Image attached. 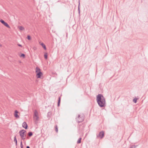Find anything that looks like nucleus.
<instances>
[{"label": "nucleus", "mask_w": 148, "mask_h": 148, "mask_svg": "<svg viewBox=\"0 0 148 148\" xmlns=\"http://www.w3.org/2000/svg\"><path fill=\"white\" fill-rule=\"evenodd\" d=\"M96 100L99 106L100 107H104L106 106L105 98L102 95L99 94L97 95Z\"/></svg>", "instance_id": "1"}, {"label": "nucleus", "mask_w": 148, "mask_h": 148, "mask_svg": "<svg viewBox=\"0 0 148 148\" xmlns=\"http://www.w3.org/2000/svg\"><path fill=\"white\" fill-rule=\"evenodd\" d=\"M38 113L36 110H35L34 112V114L33 116L34 120L36 124L38 123L39 120Z\"/></svg>", "instance_id": "2"}, {"label": "nucleus", "mask_w": 148, "mask_h": 148, "mask_svg": "<svg viewBox=\"0 0 148 148\" xmlns=\"http://www.w3.org/2000/svg\"><path fill=\"white\" fill-rule=\"evenodd\" d=\"M75 119L76 121L77 122H82L84 120V115H80L79 114L77 117Z\"/></svg>", "instance_id": "3"}, {"label": "nucleus", "mask_w": 148, "mask_h": 148, "mask_svg": "<svg viewBox=\"0 0 148 148\" xmlns=\"http://www.w3.org/2000/svg\"><path fill=\"white\" fill-rule=\"evenodd\" d=\"M36 73L37 78H40L41 76L42 75V73L41 72L40 69L38 67H36Z\"/></svg>", "instance_id": "4"}, {"label": "nucleus", "mask_w": 148, "mask_h": 148, "mask_svg": "<svg viewBox=\"0 0 148 148\" xmlns=\"http://www.w3.org/2000/svg\"><path fill=\"white\" fill-rule=\"evenodd\" d=\"M104 133L103 131H101L99 132L98 135H97V138H100V139H102L104 137Z\"/></svg>", "instance_id": "5"}, {"label": "nucleus", "mask_w": 148, "mask_h": 148, "mask_svg": "<svg viewBox=\"0 0 148 148\" xmlns=\"http://www.w3.org/2000/svg\"><path fill=\"white\" fill-rule=\"evenodd\" d=\"M26 132V131L24 130H22L19 132V134L21 137L24 136Z\"/></svg>", "instance_id": "6"}, {"label": "nucleus", "mask_w": 148, "mask_h": 148, "mask_svg": "<svg viewBox=\"0 0 148 148\" xmlns=\"http://www.w3.org/2000/svg\"><path fill=\"white\" fill-rule=\"evenodd\" d=\"M0 22L5 26L6 27H10L9 25L7 23L5 22L4 21H3V20L1 19L0 20Z\"/></svg>", "instance_id": "7"}, {"label": "nucleus", "mask_w": 148, "mask_h": 148, "mask_svg": "<svg viewBox=\"0 0 148 148\" xmlns=\"http://www.w3.org/2000/svg\"><path fill=\"white\" fill-rule=\"evenodd\" d=\"M22 127L25 129H27L28 126L26 122H24L22 124Z\"/></svg>", "instance_id": "8"}, {"label": "nucleus", "mask_w": 148, "mask_h": 148, "mask_svg": "<svg viewBox=\"0 0 148 148\" xmlns=\"http://www.w3.org/2000/svg\"><path fill=\"white\" fill-rule=\"evenodd\" d=\"M18 113V112L17 110H15L14 111V116L15 117L17 118H18L19 117V116L17 114Z\"/></svg>", "instance_id": "9"}, {"label": "nucleus", "mask_w": 148, "mask_h": 148, "mask_svg": "<svg viewBox=\"0 0 148 148\" xmlns=\"http://www.w3.org/2000/svg\"><path fill=\"white\" fill-rule=\"evenodd\" d=\"M28 136L27 137V139H29L28 136L31 137L33 135V133L32 132H29L28 133Z\"/></svg>", "instance_id": "10"}, {"label": "nucleus", "mask_w": 148, "mask_h": 148, "mask_svg": "<svg viewBox=\"0 0 148 148\" xmlns=\"http://www.w3.org/2000/svg\"><path fill=\"white\" fill-rule=\"evenodd\" d=\"M40 45H41L42 46V47L44 48V49L45 50H46L47 49L44 43H40Z\"/></svg>", "instance_id": "11"}, {"label": "nucleus", "mask_w": 148, "mask_h": 148, "mask_svg": "<svg viewBox=\"0 0 148 148\" xmlns=\"http://www.w3.org/2000/svg\"><path fill=\"white\" fill-rule=\"evenodd\" d=\"M14 141L15 142V144H16V145H17V139H16V136H15L14 137Z\"/></svg>", "instance_id": "12"}, {"label": "nucleus", "mask_w": 148, "mask_h": 148, "mask_svg": "<svg viewBox=\"0 0 148 148\" xmlns=\"http://www.w3.org/2000/svg\"><path fill=\"white\" fill-rule=\"evenodd\" d=\"M60 100H61V98L60 97H59L58 98V106H59L60 105Z\"/></svg>", "instance_id": "13"}, {"label": "nucleus", "mask_w": 148, "mask_h": 148, "mask_svg": "<svg viewBox=\"0 0 148 148\" xmlns=\"http://www.w3.org/2000/svg\"><path fill=\"white\" fill-rule=\"evenodd\" d=\"M81 140H82V138H80L78 140L77 142V144H79V143H81Z\"/></svg>", "instance_id": "14"}, {"label": "nucleus", "mask_w": 148, "mask_h": 148, "mask_svg": "<svg viewBox=\"0 0 148 148\" xmlns=\"http://www.w3.org/2000/svg\"><path fill=\"white\" fill-rule=\"evenodd\" d=\"M44 58L45 59H47V57H48L47 53H45L44 55Z\"/></svg>", "instance_id": "15"}, {"label": "nucleus", "mask_w": 148, "mask_h": 148, "mask_svg": "<svg viewBox=\"0 0 148 148\" xmlns=\"http://www.w3.org/2000/svg\"><path fill=\"white\" fill-rule=\"evenodd\" d=\"M55 130L56 132H58V127H57V125H55Z\"/></svg>", "instance_id": "16"}, {"label": "nucleus", "mask_w": 148, "mask_h": 148, "mask_svg": "<svg viewBox=\"0 0 148 148\" xmlns=\"http://www.w3.org/2000/svg\"><path fill=\"white\" fill-rule=\"evenodd\" d=\"M20 57H21L23 58H25V54L23 53H22L20 55Z\"/></svg>", "instance_id": "17"}, {"label": "nucleus", "mask_w": 148, "mask_h": 148, "mask_svg": "<svg viewBox=\"0 0 148 148\" xmlns=\"http://www.w3.org/2000/svg\"><path fill=\"white\" fill-rule=\"evenodd\" d=\"M137 99L136 98H135L133 100V102H134V103H136V102H137Z\"/></svg>", "instance_id": "18"}, {"label": "nucleus", "mask_w": 148, "mask_h": 148, "mask_svg": "<svg viewBox=\"0 0 148 148\" xmlns=\"http://www.w3.org/2000/svg\"><path fill=\"white\" fill-rule=\"evenodd\" d=\"M19 29L20 30H23L24 29V28L22 26H20Z\"/></svg>", "instance_id": "19"}, {"label": "nucleus", "mask_w": 148, "mask_h": 148, "mask_svg": "<svg viewBox=\"0 0 148 148\" xmlns=\"http://www.w3.org/2000/svg\"><path fill=\"white\" fill-rule=\"evenodd\" d=\"M79 5L78 7V10L79 12V13H80V9H79V5H80V1H79Z\"/></svg>", "instance_id": "20"}, {"label": "nucleus", "mask_w": 148, "mask_h": 148, "mask_svg": "<svg viewBox=\"0 0 148 148\" xmlns=\"http://www.w3.org/2000/svg\"><path fill=\"white\" fill-rule=\"evenodd\" d=\"M27 38L28 40H30L31 39V37H30V36L29 35H28L27 37Z\"/></svg>", "instance_id": "21"}, {"label": "nucleus", "mask_w": 148, "mask_h": 148, "mask_svg": "<svg viewBox=\"0 0 148 148\" xmlns=\"http://www.w3.org/2000/svg\"><path fill=\"white\" fill-rule=\"evenodd\" d=\"M20 146H21V148H23V145L22 144V143L21 141V145Z\"/></svg>", "instance_id": "22"}, {"label": "nucleus", "mask_w": 148, "mask_h": 148, "mask_svg": "<svg viewBox=\"0 0 148 148\" xmlns=\"http://www.w3.org/2000/svg\"><path fill=\"white\" fill-rule=\"evenodd\" d=\"M136 146L135 145H132L131 147H130L129 148H135Z\"/></svg>", "instance_id": "23"}, {"label": "nucleus", "mask_w": 148, "mask_h": 148, "mask_svg": "<svg viewBox=\"0 0 148 148\" xmlns=\"http://www.w3.org/2000/svg\"><path fill=\"white\" fill-rule=\"evenodd\" d=\"M22 139L23 140H24L25 139V138L24 137V136H23V137H21Z\"/></svg>", "instance_id": "24"}, {"label": "nucleus", "mask_w": 148, "mask_h": 148, "mask_svg": "<svg viewBox=\"0 0 148 148\" xmlns=\"http://www.w3.org/2000/svg\"><path fill=\"white\" fill-rule=\"evenodd\" d=\"M18 45L19 47H22V46L20 44H18Z\"/></svg>", "instance_id": "25"}, {"label": "nucleus", "mask_w": 148, "mask_h": 148, "mask_svg": "<svg viewBox=\"0 0 148 148\" xmlns=\"http://www.w3.org/2000/svg\"><path fill=\"white\" fill-rule=\"evenodd\" d=\"M26 148H30L29 146H27L26 147Z\"/></svg>", "instance_id": "26"}]
</instances>
